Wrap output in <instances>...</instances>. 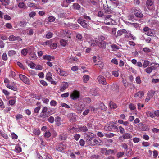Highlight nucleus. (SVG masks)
<instances>
[{
    "instance_id": "obj_17",
    "label": "nucleus",
    "mask_w": 159,
    "mask_h": 159,
    "mask_svg": "<svg viewBox=\"0 0 159 159\" xmlns=\"http://www.w3.org/2000/svg\"><path fill=\"white\" fill-rule=\"evenodd\" d=\"M144 93L143 92L139 91L134 95V97L135 98H142L143 97Z\"/></svg>"
},
{
    "instance_id": "obj_12",
    "label": "nucleus",
    "mask_w": 159,
    "mask_h": 159,
    "mask_svg": "<svg viewBox=\"0 0 159 159\" xmlns=\"http://www.w3.org/2000/svg\"><path fill=\"white\" fill-rule=\"evenodd\" d=\"M97 79L99 83L103 85L107 84V83L106 81V80L103 76L99 75Z\"/></svg>"
},
{
    "instance_id": "obj_15",
    "label": "nucleus",
    "mask_w": 159,
    "mask_h": 159,
    "mask_svg": "<svg viewBox=\"0 0 159 159\" xmlns=\"http://www.w3.org/2000/svg\"><path fill=\"white\" fill-rule=\"evenodd\" d=\"M68 84L67 82H63L60 86V90L61 92H63L68 87Z\"/></svg>"
},
{
    "instance_id": "obj_55",
    "label": "nucleus",
    "mask_w": 159,
    "mask_h": 159,
    "mask_svg": "<svg viewBox=\"0 0 159 159\" xmlns=\"http://www.w3.org/2000/svg\"><path fill=\"white\" fill-rule=\"evenodd\" d=\"M96 65V64H95ZM98 66V67L101 69H102L104 67V64L102 62H99L98 63L96 64Z\"/></svg>"
},
{
    "instance_id": "obj_11",
    "label": "nucleus",
    "mask_w": 159,
    "mask_h": 159,
    "mask_svg": "<svg viewBox=\"0 0 159 159\" xmlns=\"http://www.w3.org/2000/svg\"><path fill=\"white\" fill-rule=\"evenodd\" d=\"M78 22L84 28H87L89 26V25L85 22V21L82 19L79 18L78 20Z\"/></svg>"
},
{
    "instance_id": "obj_1",
    "label": "nucleus",
    "mask_w": 159,
    "mask_h": 159,
    "mask_svg": "<svg viewBox=\"0 0 159 159\" xmlns=\"http://www.w3.org/2000/svg\"><path fill=\"white\" fill-rule=\"evenodd\" d=\"M104 23L107 25H113L116 24V22L113 18V16L109 11L105 12L104 15Z\"/></svg>"
},
{
    "instance_id": "obj_43",
    "label": "nucleus",
    "mask_w": 159,
    "mask_h": 159,
    "mask_svg": "<svg viewBox=\"0 0 159 159\" xmlns=\"http://www.w3.org/2000/svg\"><path fill=\"white\" fill-rule=\"evenodd\" d=\"M128 20L130 21L134 22L135 19L133 15H129L128 17Z\"/></svg>"
},
{
    "instance_id": "obj_8",
    "label": "nucleus",
    "mask_w": 159,
    "mask_h": 159,
    "mask_svg": "<svg viewBox=\"0 0 159 159\" xmlns=\"http://www.w3.org/2000/svg\"><path fill=\"white\" fill-rule=\"evenodd\" d=\"M80 97V92L76 90L73 91L70 95L71 98L73 100L78 99Z\"/></svg>"
},
{
    "instance_id": "obj_50",
    "label": "nucleus",
    "mask_w": 159,
    "mask_h": 159,
    "mask_svg": "<svg viewBox=\"0 0 159 159\" xmlns=\"http://www.w3.org/2000/svg\"><path fill=\"white\" fill-rule=\"evenodd\" d=\"M48 120L49 122L52 123L54 121V118L53 117L51 116L48 119Z\"/></svg>"
},
{
    "instance_id": "obj_13",
    "label": "nucleus",
    "mask_w": 159,
    "mask_h": 159,
    "mask_svg": "<svg viewBox=\"0 0 159 159\" xmlns=\"http://www.w3.org/2000/svg\"><path fill=\"white\" fill-rule=\"evenodd\" d=\"M112 127H114L117 129H118V127L116 126H115L113 124L111 125L108 124L104 127V129L107 131H111L112 129Z\"/></svg>"
},
{
    "instance_id": "obj_4",
    "label": "nucleus",
    "mask_w": 159,
    "mask_h": 159,
    "mask_svg": "<svg viewBox=\"0 0 159 159\" xmlns=\"http://www.w3.org/2000/svg\"><path fill=\"white\" fill-rule=\"evenodd\" d=\"M143 30L145 32V34L148 36H152L155 34V31L154 30L151 29L148 27H144Z\"/></svg>"
},
{
    "instance_id": "obj_32",
    "label": "nucleus",
    "mask_w": 159,
    "mask_h": 159,
    "mask_svg": "<svg viewBox=\"0 0 159 159\" xmlns=\"http://www.w3.org/2000/svg\"><path fill=\"white\" fill-rule=\"evenodd\" d=\"M119 70H113L111 71L112 75L115 77H117L119 75Z\"/></svg>"
},
{
    "instance_id": "obj_52",
    "label": "nucleus",
    "mask_w": 159,
    "mask_h": 159,
    "mask_svg": "<svg viewBox=\"0 0 159 159\" xmlns=\"http://www.w3.org/2000/svg\"><path fill=\"white\" fill-rule=\"evenodd\" d=\"M84 101L86 103H89L90 102L91 100L89 98L87 97L84 98Z\"/></svg>"
},
{
    "instance_id": "obj_47",
    "label": "nucleus",
    "mask_w": 159,
    "mask_h": 159,
    "mask_svg": "<svg viewBox=\"0 0 159 159\" xmlns=\"http://www.w3.org/2000/svg\"><path fill=\"white\" fill-rule=\"evenodd\" d=\"M111 47L113 49V51L118 50L119 48L118 46L116 44H112L111 45Z\"/></svg>"
},
{
    "instance_id": "obj_59",
    "label": "nucleus",
    "mask_w": 159,
    "mask_h": 159,
    "mask_svg": "<svg viewBox=\"0 0 159 159\" xmlns=\"http://www.w3.org/2000/svg\"><path fill=\"white\" fill-rule=\"evenodd\" d=\"M124 154V152H118L117 154V156L118 157L120 158L122 157Z\"/></svg>"
},
{
    "instance_id": "obj_49",
    "label": "nucleus",
    "mask_w": 159,
    "mask_h": 159,
    "mask_svg": "<svg viewBox=\"0 0 159 159\" xmlns=\"http://www.w3.org/2000/svg\"><path fill=\"white\" fill-rule=\"evenodd\" d=\"M70 27L72 29H76L78 28L79 26L76 24H72L70 25Z\"/></svg>"
},
{
    "instance_id": "obj_25",
    "label": "nucleus",
    "mask_w": 159,
    "mask_h": 159,
    "mask_svg": "<svg viewBox=\"0 0 159 159\" xmlns=\"http://www.w3.org/2000/svg\"><path fill=\"white\" fill-rule=\"evenodd\" d=\"M127 33V31L125 29H122L119 30L117 33V36H120L123 34V33Z\"/></svg>"
},
{
    "instance_id": "obj_40",
    "label": "nucleus",
    "mask_w": 159,
    "mask_h": 159,
    "mask_svg": "<svg viewBox=\"0 0 159 159\" xmlns=\"http://www.w3.org/2000/svg\"><path fill=\"white\" fill-rule=\"evenodd\" d=\"M150 64V62L147 60H145L144 61L143 66L144 68H146Z\"/></svg>"
},
{
    "instance_id": "obj_26",
    "label": "nucleus",
    "mask_w": 159,
    "mask_h": 159,
    "mask_svg": "<svg viewBox=\"0 0 159 159\" xmlns=\"http://www.w3.org/2000/svg\"><path fill=\"white\" fill-rule=\"evenodd\" d=\"M97 44L100 47H101L103 49L106 48L107 44V43L106 42H102L100 43H99Z\"/></svg>"
},
{
    "instance_id": "obj_34",
    "label": "nucleus",
    "mask_w": 159,
    "mask_h": 159,
    "mask_svg": "<svg viewBox=\"0 0 159 159\" xmlns=\"http://www.w3.org/2000/svg\"><path fill=\"white\" fill-rule=\"evenodd\" d=\"M72 8L74 9L79 10L80 7V6L77 3H75L72 6Z\"/></svg>"
},
{
    "instance_id": "obj_41",
    "label": "nucleus",
    "mask_w": 159,
    "mask_h": 159,
    "mask_svg": "<svg viewBox=\"0 0 159 159\" xmlns=\"http://www.w3.org/2000/svg\"><path fill=\"white\" fill-rule=\"evenodd\" d=\"M61 5L64 7H67L68 6V4L66 2V0H64L61 4Z\"/></svg>"
},
{
    "instance_id": "obj_20",
    "label": "nucleus",
    "mask_w": 159,
    "mask_h": 159,
    "mask_svg": "<svg viewBox=\"0 0 159 159\" xmlns=\"http://www.w3.org/2000/svg\"><path fill=\"white\" fill-rule=\"evenodd\" d=\"M155 69V67L153 66H152L147 67L145 69L144 71L147 73L149 74L152 71L153 69Z\"/></svg>"
},
{
    "instance_id": "obj_10",
    "label": "nucleus",
    "mask_w": 159,
    "mask_h": 159,
    "mask_svg": "<svg viewBox=\"0 0 159 159\" xmlns=\"http://www.w3.org/2000/svg\"><path fill=\"white\" fill-rule=\"evenodd\" d=\"M134 13L137 17H142L143 16V14L139 8H135L134 10Z\"/></svg>"
},
{
    "instance_id": "obj_48",
    "label": "nucleus",
    "mask_w": 159,
    "mask_h": 159,
    "mask_svg": "<svg viewBox=\"0 0 159 159\" xmlns=\"http://www.w3.org/2000/svg\"><path fill=\"white\" fill-rule=\"evenodd\" d=\"M21 52L22 55L26 56L28 53V50L26 49H23L21 51Z\"/></svg>"
},
{
    "instance_id": "obj_53",
    "label": "nucleus",
    "mask_w": 159,
    "mask_h": 159,
    "mask_svg": "<svg viewBox=\"0 0 159 159\" xmlns=\"http://www.w3.org/2000/svg\"><path fill=\"white\" fill-rule=\"evenodd\" d=\"M114 135L115 134L111 133H110L109 134H105V136L108 138H111L114 136Z\"/></svg>"
},
{
    "instance_id": "obj_61",
    "label": "nucleus",
    "mask_w": 159,
    "mask_h": 159,
    "mask_svg": "<svg viewBox=\"0 0 159 159\" xmlns=\"http://www.w3.org/2000/svg\"><path fill=\"white\" fill-rule=\"evenodd\" d=\"M136 82L138 84H140L141 82V80L140 76H137L136 78Z\"/></svg>"
},
{
    "instance_id": "obj_45",
    "label": "nucleus",
    "mask_w": 159,
    "mask_h": 159,
    "mask_svg": "<svg viewBox=\"0 0 159 159\" xmlns=\"http://www.w3.org/2000/svg\"><path fill=\"white\" fill-rule=\"evenodd\" d=\"M6 86L8 88L13 90H16L17 89L15 87L9 84H7Z\"/></svg>"
},
{
    "instance_id": "obj_16",
    "label": "nucleus",
    "mask_w": 159,
    "mask_h": 159,
    "mask_svg": "<svg viewBox=\"0 0 159 159\" xmlns=\"http://www.w3.org/2000/svg\"><path fill=\"white\" fill-rule=\"evenodd\" d=\"M84 105L81 103L76 104L75 105V107L78 111H83L84 107Z\"/></svg>"
},
{
    "instance_id": "obj_31",
    "label": "nucleus",
    "mask_w": 159,
    "mask_h": 159,
    "mask_svg": "<svg viewBox=\"0 0 159 159\" xmlns=\"http://www.w3.org/2000/svg\"><path fill=\"white\" fill-rule=\"evenodd\" d=\"M89 76L88 75H84L83 77V81L85 83H87L89 80Z\"/></svg>"
},
{
    "instance_id": "obj_3",
    "label": "nucleus",
    "mask_w": 159,
    "mask_h": 159,
    "mask_svg": "<svg viewBox=\"0 0 159 159\" xmlns=\"http://www.w3.org/2000/svg\"><path fill=\"white\" fill-rule=\"evenodd\" d=\"M52 110L51 108H48L46 107H44L42 109L40 116L41 118H45L52 112Z\"/></svg>"
},
{
    "instance_id": "obj_6",
    "label": "nucleus",
    "mask_w": 159,
    "mask_h": 159,
    "mask_svg": "<svg viewBox=\"0 0 159 159\" xmlns=\"http://www.w3.org/2000/svg\"><path fill=\"white\" fill-rule=\"evenodd\" d=\"M155 93V91L153 90L149 91L147 93V95L145 99V102H148L153 97Z\"/></svg>"
},
{
    "instance_id": "obj_18",
    "label": "nucleus",
    "mask_w": 159,
    "mask_h": 159,
    "mask_svg": "<svg viewBox=\"0 0 159 159\" xmlns=\"http://www.w3.org/2000/svg\"><path fill=\"white\" fill-rule=\"evenodd\" d=\"M10 41H13L16 40L18 41H22V39L19 37H15L14 35H11L8 38Z\"/></svg>"
},
{
    "instance_id": "obj_60",
    "label": "nucleus",
    "mask_w": 159,
    "mask_h": 159,
    "mask_svg": "<svg viewBox=\"0 0 159 159\" xmlns=\"http://www.w3.org/2000/svg\"><path fill=\"white\" fill-rule=\"evenodd\" d=\"M15 102L16 101L15 99H11L9 101V104L11 106L15 104Z\"/></svg>"
},
{
    "instance_id": "obj_35",
    "label": "nucleus",
    "mask_w": 159,
    "mask_h": 159,
    "mask_svg": "<svg viewBox=\"0 0 159 159\" xmlns=\"http://www.w3.org/2000/svg\"><path fill=\"white\" fill-rule=\"evenodd\" d=\"M146 115L148 117H150L151 118L155 117L154 113L151 111H148L146 112Z\"/></svg>"
},
{
    "instance_id": "obj_51",
    "label": "nucleus",
    "mask_w": 159,
    "mask_h": 159,
    "mask_svg": "<svg viewBox=\"0 0 159 159\" xmlns=\"http://www.w3.org/2000/svg\"><path fill=\"white\" fill-rule=\"evenodd\" d=\"M153 4V2L151 0H148L146 2V5L147 6H151Z\"/></svg>"
},
{
    "instance_id": "obj_2",
    "label": "nucleus",
    "mask_w": 159,
    "mask_h": 159,
    "mask_svg": "<svg viewBox=\"0 0 159 159\" xmlns=\"http://www.w3.org/2000/svg\"><path fill=\"white\" fill-rule=\"evenodd\" d=\"M87 136L89 137L86 140L87 143L89 145L91 146L95 145V142L94 138L96 136L94 134L90 132H87L85 133Z\"/></svg>"
},
{
    "instance_id": "obj_14",
    "label": "nucleus",
    "mask_w": 159,
    "mask_h": 159,
    "mask_svg": "<svg viewBox=\"0 0 159 159\" xmlns=\"http://www.w3.org/2000/svg\"><path fill=\"white\" fill-rule=\"evenodd\" d=\"M43 23L42 20H38L32 24V25L34 28H36L40 27Z\"/></svg>"
},
{
    "instance_id": "obj_21",
    "label": "nucleus",
    "mask_w": 159,
    "mask_h": 159,
    "mask_svg": "<svg viewBox=\"0 0 159 159\" xmlns=\"http://www.w3.org/2000/svg\"><path fill=\"white\" fill-rule=\"evenodd\" d=\"M43 58L48 61H51L52 59H54V57L50 55H45L43 56Z\"/></svg>"
},
{
    "instance_id": "obj_63",
    "label": "nucleus",
    "mask_w": 159,
    "mask_h": 159,
    "mask_svg": "<svg viewBox=\"0 0 159 159\" xmlns=\"http://www.w3.org/2000/svg\"><path fill=\"white\" fill-rule=\"evenodd\" d=\"M33 30L31 28H29L28 34L30 35H32L33 34Z\"/></svg>"
},
{
    "instance_id": "obj_38",
    "label": "nucleus",
    "mask_w": 159,
    "mask_h": 159,
    "mask_svg": "<svg viewBox=\"0 0 159 159\" xmlns=\"http://www.w3.org/2000/svg\"><path fill=\"white\" fill-rule=\"evenodd\" d=\"M26 63L31 68L35 69L36 64L32 62H29L28 61H27Z\"/></svg>"
},
{
    "instance_id": "obj_5",
    "label": "nucleus",
    "mask_w": 159,
    "mask_h": 159,
    "mask_svg": "<svg viewBox=\"0 0 159 159\" xmlns=\"http://www.w3.org/2000/svg\"><path fill=\"white\" fill-rule=\"evenodd\" d=\"M67 116L70 120L72 122L76 121L78 118V116L74 113H70L68 114Z\"/></svg>"
},
{
    "instance_id": "obj_24",
    "label": "nucleus",
    "mask_w": 159,
    "mask_h": 159,
    "mask_svg": "<svg viewBox=\"0 0 159 159\" xmlns=\"http://www.w3.org/2000/svg\"><path fill=\"white\" fill-rule=\"evenodd\" d=\"M123 137L124 139H131L132 138L131 135L129 133L124 134L123 135Z\"/></svg>"
},
{
    "instance_id": "obj_33",
    "label": "nucleus",
    "mask_w": 159,
    "mask_h": 159,
    "mask_svg": "<svg viewBox=\"0 0 159 159\" xmlns=\"http://www.w3.org/2000/svg\"><path fill=\"white\" fill-rule=\"evenodd\" d=\"M92 95L97 96L99 95V94L97 93V90L95 89H93L90 91Z\"/></svg>"
},
{
    "instance_id": "obj_28",
    "label": "nucleus",
    "mask_w": 159,
    "mask_h": 159,
    "mask_svg": "<svg viewBox=\"0 0 159 159\" xmlns=\"http://www.w3.org/2000/svg\"><path fill=\"white\" fill-rule=\"evenodd\" d=\"M55 122L56 124L58 126H60L61 124V118L59 116H57L55 118Z\"/></svg>"
},
{
    "instance_id": "obj_22",
    "label": "nucleus",
    "mask_w": 159,
    "mask_h": 159,
    "mask_svg": "<svg viewBox=\"0 0 159 159\" xmlns=\"http://www.w3.org/2000/svg\"><path fill=\"white\" fill-rule=\"evenodd\" d=\"M105 39V38L103 36H100L98 37V39L96 41L97 43H100L102 42H104V40Z\"/></svg>"
},
{
    "instance_id": "obj_62",
    "label": "nucleus",
    "mask_w": 159,
    "mask_h": 159,
    "mask_svg": "<svg viewBox=\"0 0 159 159\" xmlns=\"http://www.w3.org/2000/svg\"><path fill=\"white\" fill-rule=\"evenodd\" d=\"M143 51L145 52H151V50L148 48L145 47L143 48Z\"/></svg>"
},
{
    "instance_id": "obj_27",
    "label": "nucleus",
    "mask_w": 159,
    "mask_h": 159,
    "mask_svg": "<svg viewBox=\"0 0 159 159\" xmlns=\"http://www.w3.org/2000/svg\"><path fill=\"white\" fill-rule=\"evenodd\" d=\"M46 79L48 81L53 80L52 78V73L50 72H48L46 75Z\"/></svg>"
},
{
    "instance_id": "obj_54",
    "label": "nucleus",
    "mask_w": 159,
    "mask_h": 159,
    "mask_svg": "<svg viewBox=\"0 0 159 159\" xmlns=\"http://www.w3.org/2000/svg\"><path fill=\"white\" fill-rule=\"evenodd\" d=\"M51 135L50 132L49 131H46L44 134V136L45 137L48 138Z\"/></svg>"
},
{
    "instance_id": "obj_58",
    "label": "nucleus",
    "mask_w": 159,
    "mask_h": 159,
    "mask_svg": "<svg viewBox=\"0 0 159 159\" xmlns=\"http://www.w3.org/2000/svg\"><path fill=\"white\" fill-rule=\"evenodd\" d=\"M53 34L51 32L48 33L46 35V37L47 39H50L52 37Z\"/></svg>"
},
{
    "instance_id": "obj_57",
    "label": "nucleus",
    "mask_w": 159,
    "mask_h": 159,
    "mask_svg": "<svg viewBox=\"0 0 159 159\" xmlns=\"http://www.w3.org/2000/svg\"><path fill=\"white\" fill-rule=\"evenodd\" d=\"M57 102L56 101L52 100L50 102V105L52 106H55L57 105Z\"/></svg>"
},
{
    "instance_id": "obj_42",
    "label": "nucleus",
    "mask_w": 159,
    "mask_h": 159,
    "mask_svg": "<svg viewBox=\"0 0 159 159\" xmlns=\"http://www.w3.org/2000/svg\"><path fill=\"white\" fill-rule=\"evenodd\" d=\"M55 18L54 17L51 16L48 18L47 20L48 22H52L55 21Z\"/></svg>"
},
{
    "instance_id": "obj_23",
    "label": "nucleus",
    "mask_w": 159,
    "mask_h": 159,
    "mask_svg": "<svg viewBox=\"0 0 159 159\" xmlns=\"http://www.w3.org/2000/svg\"><path fill=\"white\" fill-rule=\"evenodd\" d=\"M94 140L95 141V145H101L103 144V142L102 141L98 138L96 139H95Z\"/></svg>"
},
{
    "instance_id": "obj_46",
    "label": "nucleus",
    "mask_w": 159,
    "mask_h": 159,
    "mask_svg": "<svg viewBox=\"0 0 159 159\" xmlns=\"http://www.w3.org/2000/svg\"><path fill=\"white\" fill-rule=\"evenodd\" d=\"M15 150L17 152H20L21 151V148L19 145H16L15 147Z\"/></svg>"
},
{
    "instance_id": "obj_7",
    "label": "nucleus",
    "mask_w": 159,
    "mask_h": 159,
    "mask_svg": "<svg viewBox=\"0 0 159 159\" xmlns=\"http://www.w3.org/2000/svg\"><path fill=\"white\" fill-rule=\"evenodd\" d=\"M19 77L21 80L25 84L28 85H29L30 84V80L26 76L22 74H20Z\"/></svg>"
},
{
    "instance_id": "obj_64",
    "label": "nucleus",
    "mask_w": 159,
    "mask_h": 159,
    "mask_svg": "<svg viewBox=\"0 0 159 159\" xmlns=\"http://www.w3.org/2000/svg\"><path fill=\"white\" fill-rule=\"evenodd\" d=\"M18 6L20 8H23L25 7V3L23 2H21L19 3Z\"/></svg>"
},
{
    "instance_id": "obj_56",
    "label": "nucleus",
    "mask_w": 159,
    "mask_h": 159,
    "mask_svg": "<svg viewBox=\"0 0 159 159\" xmlns=\"http://www.w3.org/2000/svg\"><path fill=\"white\" fill-rule=\"evenodd\" d=\"M43 69L42 66L39 65H36L35 69L37 70H41Z\"/></svg>"
},
{
    "instance_id": "obj_37",
    "label": "nucleus",
    "mask_w": 159,
    "mask_h": 159,
    "mask_svg": "<svg viewBox=\"0 0 159 159\" xmlns=\"http://www.w3.org/2000/svg\"><path fill=\"white\" fill-rule=\"evenodd\" d=\"M16 54V52L13 50L9 51L8 52V55L10 56H12Z\"/></svg>"
},
{
    "instance_id": "obj_30",
    "label": "nucleus",
    "mask_w": 159,
    "mask_h": 159,
    "mask_svg": "<svg viewBox=\"0 0 159 159\" xmlns=\"http://www.w3.org/2000/svg\"><path fill=\"white\" fill-rule=\"evenodd\" d=\"M40 130L38 128L34 129L33 130V133L37 136L39 135L40 134Z\"/></svg>"
},
{
    "instance_id": "obj_44",
    "label": "nucleus",
    "mask_w": 159,
    "mask_h": 159,
    "mask_svg": "<svg viewBox=\"0 0 159 159\" xmlns=\"http://www.w3.org/2000/svg\"><path fill=\"white\" fill-rule=\"evenodd\" d=\"M27 6L30 7H33L34 8H36L35 4L31 2H28L27 3Z\"/></svg>"
},
{
    "instance_id": "obj_29",
    "label": "nucleus",
    "mask_w": 159,
    "mask_h": 159,
    "mask_svg": "<svg viewBox=\"0 0 159 159\" xmlns=\"http://www.w3.org/2000/svg\"><path fill=\"white\" fill-rule=\"evenodd\" d=\"M109 106L111 109H114L117 107L116 105L112 101L109 103Z\"/></svg>"
},
{
    "instance_id": "obj_39",
    "label": "nucleus",
    "mask_w": 159,
    "mask_h": 159,
    "mask_svg": "<svg viewBox=\"0 0 159 159\" xmlns=\"http://www.w3.org/2000/svg\"><path fill=\"white\" fill-rule=\"evenodd\" d=\"M79 129L80 131L83 132H86L88 129L87 127L85 126L80 127L79 128Z\"/></svg>"
},
{
    "instance_id": "obj_36",
    "label": "nucleus",
    "mask_w": 159,
    "mask_h": 159,
    "mask_svg": "<svg viewBox=\"0 0 159 159\" xmlns=\"http://www.w3.org/2000/svg\"><path fill=\"white\" fill-rule=\"evenodd\" d=\"M60 43L61 46L65 47L67 44V41L65 40L62 39L61 40Z\"/></svg>"
},
{
    "instance_id": "obj_19",
    "label": "nucleus",
    "mask_w": 159,
    "mask_h": 159,
    "mask_svg": "<svg viewBox=\"0 0 159 159\" xmlns=\"http://www.w3.org/2000/svg\"><path fill=\"white\" fill-rule=\"evenodd\" d=\"M65 149V146L63 144H60L56 148V149L60 152H63Z\"/></svg>"
},
{
    "instance_id": "obj_9",
    "label": "nucleus",
    "mask_w": 159,
    "mask_h": 159,
    "mask_svg": "<svg viewBox=\"0 0 159 159\" xmlns=\"http://www.w3.org/2000/svg\"><path fill=\"white\" fill-rule=\"evenodd\" d=\"M55 70H56L57 73L61 76H66L68 75L66 72L61 70L58 67H55Z\"/></svg>"
}]
</instances>
